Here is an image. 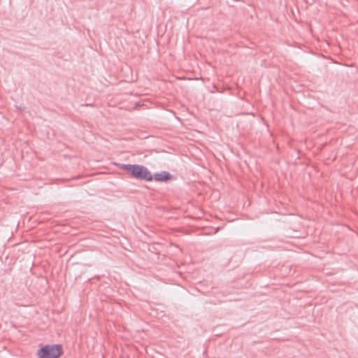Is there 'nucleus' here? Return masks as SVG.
Here are the masks:
<instances>
[{
	"mask_svg": "<svg viewBox=\"0 0 358 358\" xmlns=\"http://www.w3.org/2000/svg\"><path fill=\"white\" fill-rule=\"evenodd\" d=\"M62 352L60 345H47L38 350L37 358H59Z\"/></svg>",
	"mask_w": 358,
	"mask_h": 358,
	"instance_id": "f257e3e1",
	"label": "nucleus"
},
{
	"mask_svg": "<svg viewBox=\"0 0 358 358\" xmlns=\"http://www.w3.org/2000/svg\"><path fill=\"white\" fill-rule=\"evenodd\" d=\"M131 176L146 181H152L153 180V176L149 170L144 166L138 164H135Z\"/></svg>",
	"mask_w": 358,
	"mask_h": 358,
	"instance_id": "f03ea898",
	"label": "nucleus"
},
{
	"mask_svg": "<svg viewBox=\"0 0 358 358\" xmlns=\"http://www.w3.org/2000/svg\"><path fill=\"white\" fill-rule=\"evenodd\" d=\"M153 179H155L157 182H167L171 180L172 178V176L168 171H163L159 173H156L154 174Z\"/></svg>",
	"mask_w": 358,
	"mask_h": 358,
	"instance_id": "7ed1b4c3",
	"label": "nucleus"
},
{
	"mask_svg": "<svg viewBox=\"0 0 358 358\" xmlns=\"http://www.w3.org/2000/svg\"><path fill=\"white\" fill-rule=\"evenodd\" d=\"M117 166L119 167L120 169L127 171L131 176V173L133 171L135 164H117Z\"/></svg>",
	"mask_w": 358,
	"mask_h": 358,
	"instance_id": "20e7f679",
	"label": "nucleus"
},
{
	"mask_svg": "<svg viewBox=\"0 0 358 358\" xmlns=\"http://www.w3.org/2000/svg\"><path fill=\"white\" fill-rule=\"evenodd\" d=\"M120 358H124V357H120Z\"/></svg>",
	"mask_w": 358,
	"mask_h": 358,
	"instance_id": "39448f33",
	"label": "nucleus"
}]
</instances>
